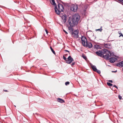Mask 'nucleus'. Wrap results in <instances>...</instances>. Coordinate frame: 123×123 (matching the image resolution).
Here are the masks:
<instances>
[{
  "instance_id": "f257e3e1",
  "label": "nucleus",
  "mask_w": 123,
  "mask_h": 123,
  "mask_svg": "<svg viewBox=\"0 0 123 123\" xmlns=\"http://www.w3.org/2000/svg\"><path fill=\"white\" fill-rule=\"evenodd\" d=\"M81 39L82 41V44L84 46L89 48H92V44L91 43L87 42V39L85 37H82Z\"/></svg>"
},
{
  "instance_id": "f03ea898",
  "label": "nucleus",
  "mask_w": 123,
  "mask_h": 123,
  "mask_svg": "<svg viewBox=\"0 0 123 123\" xmlns=\"http://www.w3.org/2000/svg\"><path fill=\"white\" fill-rule=\"evenodd\" d=\"M55 11L57 14H59L60 12H63L64 8L63 6L61 4H58L57 7L56 5L55 6Z\"/></svg>"
},
{
  "instance_id": "7ed1b4c3",
  "label": "nucleus",
  "mask_w": 123,
  "mask_h": 123,
  "mask_svg": "<svg viewBox=\"0 0 123 123\" xmlns=\"http://www.w3.org/2000/svg\"><path fill=\"white\" fill-rule=\"evenodd\" d=\"M115 55H114V56ZM112 56H111L110 55L106 54L103 56V57L105 59L107 60H110V62L111 63H113L117 60V59L115 57H112Z\"/></svg>"
},
{
  "instance_id": "20e7f679",
  "label": "nucleus",
  "mask_w": 123,
  "mask_h": 123,
  "mask_svg": "<svg viewBox=\"0 0 123 123\" xmlns=\"http://www.w3.org/2000/svg\"><path fill=\"white\" fill-rule=\"evenodd\" d=\"M80 18V16L78 14H75L73 16L72 20L74 25H76L77 24Z\"/></svg>"
},
{
  "instance_id": "39448f33",
  "label": "nucleus",
  "mask_w": 123,
  "mask_h": 123,
  "mask_svg": "<svg viewBox=\"0 0 123 123\" xmlns=\"http://www.w3.org/2000/svg\"><path fill=\"white\" fill-rule=\"evenodd\" d=\"M101 51L103 52V55L109 54V55H110L111 56H114V54L113 52H111L110 51L107 50L106 49H102Z\"/></svg>"
},
{
  "instance_id": "423d86ee",
  "label": "nucleus",
  "mask_w": 123,
  "mask_h": 123,
  "mask_svg": "<svg viewBox=\"0 0 123 123\" xmlns=\"http://www.w3.org/2000/svg\"><path fill=\"white\" fill-rule=\"evenodd\" d=\"M79 32L78 30H75L74 31L72 32L71 34L74 38H77L79 37L78 35Z\"/></svg>"
},
{
  "instance_id": "0eeeda50",
  "label": "nucleus",
  "mask_w": 123,
  "mask_h": 123,
  "mask_svg": "<svg viewBox=\"0 0 123 123\" xmlns=\"http://www.w3.org/2000/svg\"><path fill=\"white\" fill-rule=\"evenodd\" d=\"M78 8V6L77 4H73L71 6L70 8L71 10L75 12L77 10Z\"/></svg>"
},
{
  "instance_id": "6e6552de",
  "label": "nucleus",
  "mask_w": 123,
  "mask_h": 123,
  "mask_svg": "<svg viewBox=\"0 0 123 123\" xmlns=\"http://www.w3.org/2000/svg\"><path fill=\"white\" fill-rule=\"evenodd\" d=\"M74 61L73 59L70 56H69L67 59V60H66V63L68 64H70Z\"/></svg>"
},
{
  "instance_id": "1a4fd4ad",
  "label": "nucleus",
  "mask_w": 123,
  "mask_h": 123,
  "mask_svg": "<svg viewBox=\"0 0 123 123\" xmlns=\"http://www.w3.org/2000/svg\"><path fill=\"white\" fill-rule=\"evenodd\" d=\"M67 16L65 14L63 15L62 17V19L63 20L62 23H65L66 22V21L67 18Z\"/></svg>"
},
{
  "instance_id": "9d476101",
  "label": "nucleus",
  "mask_w": 123,
  "mask_h": 123,
  "mask_svg": "<svg viewBox=\"0 0 123 123\" xmlns=\"http://www.w3.org/2000/svg\"><path fill=\"white\" fill-rule=\"evenodd\" d=\"M68 22L69 25L70 26H73L74 25H75L74 24V23L72 20H72L70 18H69L68 20Z\"/></svg>"
},
{
  "instance_id": "9b49d317",
  "label": "nucleus",
  "mask_w": 123,
  "mask_h": 123,
  "mask_svg": "<svg viewBox=\"0 0 123 123\" xmlns=\"http://www.w3.org/2000/svg\"><path fill=\"white\" fill-rule=\"evenodd\" d=\"M96 53L98 56H103V52L100 50H99L98 51H97L96 52Z\"/></svg>"
},
{
  "instance_id": "f8f14e48",
  "label": "nucleus",
  "mask_w": 123,
  "mask_h": 123,
  "mask_svg": "<svg viewBox=\"0 0 123 123\" xmlns=\"http://www.w3.org/2000/svg\"><path fill=\"white\" fill-rule=\"evenodd\" d=\"M111 45L110 43H106L104 44V46L105 48H110Z\"/></svg>"
},
{
  "instance_id": "ddd939ff",
  "label": "nucleus",
  "mask_w": 123,
  "mask_h": 123,
  "mask_svg": "<svg viewBox=\"0 0 123 123\" xmlns=\"http://www.w3.org/2000/svg\"><path fill=\"white\" fill-rule=\"evenodd\" d=\"M72 26H69L68 27V30L70 31V32L71 34L73 31V29L72 28Z\"/></svg>"
},
{
  "instance_id": "4468645a",
  "label": "nucleus",
  "mask_w": 123,
  "mask_h": 123,
  "mask_svg": "<svg viewBox=\"0 0 123 123\" xmlns=\"http://www.w3.org/2000/svg\"><path fill=\"white\" fill-rule=\"evenodd\" d=\"M94 45V49H99L101 48V47L100 46L97 44Z\"/></svg>"
},
{
  "instance_id": "2eb2a0df",
  "label": "nucleus",
  "mask_w": 123,
  "mask_h": 123,
  "mask_svg": "<svg viewBox=\"0 0 123 123\" xmlns=\"http://www.w3.org/2000/svg\"><path fill=\"white\" fill-rule=\"evenodd\" d=\"M91 67L93 70L95 72L96 70H97L96 67L94 65H91Z\"/></svg>"
},
{
  "instance_id": "dca6fc26",
  "label": "nucleus",
  "mask_w": 123,
  "mask_h": 123,
  "mask_svg": "<svg viewBox=\"0 0 123 123\" xmlns=\"http://www.w3.org/2000/svg\"><path fill=\"white\" fill-rule=\"evenodd\" d=\"M57 100H58V102H61V103H63L64 102V100H63L61 99V98H58V99Z\"/></svg>"
},
{
  "instance_id": "f3484780",
  "label": "nucleus",
  "mask_w": 123,
  "mask_h": 123,
  "mask_svg": "<svg viewBox=\"0 0 123 123\" xmlns=\"http://www.w3.org/2000/svg\"><path fill=\"white\" fill-rule=\"evenodd\" d=\"M118 64L120 65V66L123 67V61L122 62H119Z\"/></svg>"
},
{
  "instance_id": "a211bd4d",
  "label": "nucleus",
  "mask_w": 123,
  "mask_h": 123,
  "mask_svg": "<svg viewBox=\"0 0 123 123\" xmlns=\"http://www.w3.org/2000/svg\"><path fill=\"white\" fill-rule=\"evenodd\" d=\"M52 2H51V3L52 4V5H55V6L56 5V4L55 3V0H51Z\"/></svg>"
},
{
  "instance_id": "6ab92c4d",
  "label": "nucleus",
  "mask_w": 123,
  "mask_h": 123,
  "mask_svg": "<svg viewBox=\"0 0 123 123\" xmlns=\"http://www.w3.org/2000/svg\"><path fill=\"white\" fill-rule=\"evenodd\" d=\"M102 26H101L100 29H96V31H99L100 32H101L102 31Z\"/></svg>"
},
{
  "instance_id": "aec40b11",
  "label": "nucleus",
  "mask_w": 123,
  "mask_h": 123,
  "mask_svg": "<svg viewBox=\"0 0 123 123\" xmlns=\"http://www.w3.org/2000/svg\"><path fill=\"white\" fill-rule=\"evenodd\" d=\"M118 33L120 35V36H119V37H120L121 36L123 37V35L122 34L121 31H118Z\"/></svg>"
},
{
  "instance_id": "412c9836",
  "label": "nucleus",
  "mask_w": 123,
  "mask_h": 123,
  "mask_svg": "<svg viewBox=\"0 0 123 123\" xmlns=\"http://www.w3.org/2000/svg\"><path fill=\"white\" fill-rule=\"evenodd\" d=\"M50 49H51V51L55 55V51L54 50H53V49H52V48L51 47H50Z\"/></svg>"
},
{
  "instance_id": "4be33fe9",
  "label": "nucleus",
  "mask_w": 123,
  "mask_h": 123,
  "mask_svg": "<svg viewBox=\"0 0 123 123\" xmlns=\"http://www.w3.org/2000/svg\"><path fill=\"white\" fill-rule=\"evenodd\" d=\"M95 72H97L98 74H100L101 73L100 71L98 70L97 69V70H96Z\"/></svg>"
},
{
  "instance_id": "5701e85b",
  "label": "nucleus",
  "mask_w": 123,
  "mask_h": 123,
  "mask_svg": "<svg viewBox=\"0 0 123 123\" xmlns=\"http://www.w3.org/2000/svg\"><path fill=\"white\" fill-rule=\"evenodd\" d=\"M107 85L109 86H112L113 85L112 84L109 82L107 83Z\"/></svg>"
},
{
  "instance_id": "b1692460",
  "label": "nucleus",
  "mask_w": 123,
  "mask_h": 123,
  "mask_svg": "<svg viewBox=\"0 0 123 123\" xmlns=\"http://www.w3.org/2000/svg\"><path fill=\"white\" fill-rule=\"evenodd\" d=\"M70 83L68 81H67L65 82V85H68Z\"/></svg>"
},
{
  "instance_id": "393cba45",
  "label": "nucleus",
  "mask_w": 123,
  "mask_h": 123,
  "mask_svg": "<svg viewBox=\"0 0 123 123\" xmlns=\"http://www.w3.org/2000/svg\"><path fill=\"white\" fill-rule=\"evenodd\" d=\"M63 58L64 60H65L66 61L67 60V59L66 58L64 55L63 56Z\"/></svg>"
},
{
  "instance_id": "a878e982",
  "label": "nucleus",
  "mask_w": 123,
  "mask_h": 123,
  "mask_svg": "<svg viewBox=\"0 0 123 123\" xmlns=\"http://www.w3.org/2000/svg\"><path fill=\"white\" fill-rule=\"evenodd\" d=\"M118 98L120 100L122 98V97L120 95H118Z\"/></svg>"
},
{
  "instance_id": "bb28decb",
  "label": "nucleus",
  "mask_w": 123,
  "mask_h": 123,
  "mask_svg": "<svg viewBox=\"0 0 123 123\" xmlns=\"http://www.w3.org/2000/svg\"><path fill=\"white\" fill-rule=\"evenodd\" d=\"M85 59H86V57L85 56L83 55L82 56Z\"/></svg>"
},
{
  "instance_id": "cd10ccee",
  "label": "nucleus",
  "mask_w": 123,
  "mask_h": 123,
  "mask_svg": "<svg viewBox=\"0 0 123 123\" xmlns=\"http://www.w3.org/2000/svg\"><path fill=\"white\" fill-rule=\"evenodd\" d=\"M75 64V62H73L71 64V65L72 66H73Z\"/></svg>"
},
{
  "instance_id": "c85d7f7f",
  "label": "nucleus",
  "mask_w": 123,
  "mask_h": 123,
  "mask_svg": "<svg viewBox=\"0 0 123 123\" xmlns=\"http://www.w3.org/2000/svg\"><path fill=\"white\" fill-rule=\"evenodd\" d=\"M113 86L114 87H116V88H117V89L118 88L117 86H116L115 85H114Z\"/></svg>"
},
{
  "instance_id": "c756f323",
  "label": "nucleus",
  "mask_w": 123,
  "mask_h": 123,
  "mask_svg": "<svg viewBox=\"0 0 123 123\" xmlns=\"http://www.w3.org/2000/svg\"><path fill=\"white\" fill-rule=\"evenodd\" d=\"M67 34H68L67 32H66L64 30H63Z\"/></svg>"
},
{
  "instance_id": "7c9ffc66",
  "label": "nucleus",
  "mask_w": 123,
  "mask_h": 123,
  "mask_svg": "<svg viewBox=\"0 0 123 123\" xmlns=\"http://www.w3.org/2000/svg\"><path fill=\"white\" fill-rule=\"evenodd\" d=\"M108 81L109 82H111V83H112V81L111 80H108Z\"/></svg>"
},
{
  "instance_id": "2f4dec72",
  "label": "nucleus",
  "mask_w": 123,
  "mask_h": 123,
  "mask_svg": "<svg viewBox=\"0 0 123 123\" xmlns=\"http://www.w3.org/2000/svg\"><path fill=\"white\" fill-rule=\"evenodd\" d=\"M45 31H46V33H47V34H48V31L46 29V30H45Z\"/></svg>"
},
{
  "instance_id": "473e14b6",
  "label": "nucleus",
  "mask_w": 123,
  "mask_h": 123,
  "mask_svg": "<svg viewBox=\"0 0 123 123\" xmlns=\"http://www.w3.org/2000/svg\"><path fill=\"white\" fill-rule=\"evenodd\" d=\"M117 70H116V71H112V72H115H115H117Z\"/></svg>"
},
{
  "instance_id": "72a5a7b5",
  "label": "nucleus",
  "mask_w": 123,
  "mask_h": 123,
  "mask_svg": "<svg viewBox=\"0 0 123 123\" xmlns=\"http://www.w3.org/2000/svg\"><path fill=\"white\" fill-rule=\"evenodd\" d=\"M65 51H66L68 52L69 53V51L67 50H65Z\"/></svg>"
},
{
  "instance_id": "f704fd0d",
  "label": "nucleus",
  "mask_w": 123,
  "mask_h": 123,
  "mask_svg": "<svg viewBox=\"0 0 123 123\" xmlns=\"http://www.w3.org/2000/svg\"><path fill=\"white\" fill-rule=\"evenodd\" d=\"M5 91L6 92H7V90H5Z\"/></svg>"
},
{
  "instance_id": "c9c22d12",
  "label": "nucleus",
  "mask_w": 123,
  "mask_h": 123,
  "mask_svg": "<svg viewBox=\"0 0 123 123\" xmlns=\"http://www.w3.org/2000/svg\"><path fill=\"white\" fill-rule=\"evenodd\" d=\"M14 106L15 107H16V106L15 105H14Z\"/></svg>"
}]
</instances>
